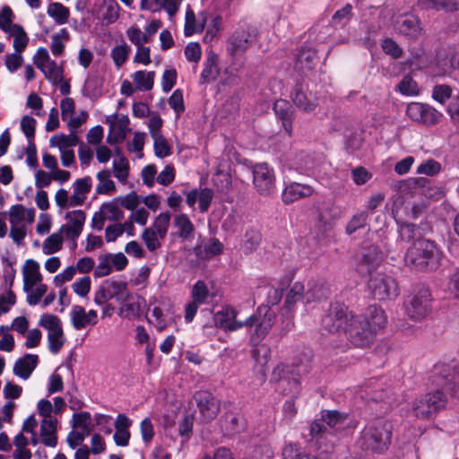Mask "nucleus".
Segmentation results:
<instances>
[{"mask_svg": "<svg viewBox=\"0 0 459 459\" xmlns=\"http://www.w3.org/2000/svg\"><path fill=\"white\" fill-rule=\"evenodd\" d=\"M238 311L230 307H223L214 314L215 325L224 331H237L242 327L254 328L250 342L259 343L270 332L274 322L275 313L270 307H259L256 312L245 321L237 320Z\"/></svg>", "mask_w": 459, "mask_h": 459, "instance_id": "1", "label": "nucleus"}, {"mask_svg": "<svg viewBox=\"0 0 459 459\" xmlns=\"http://www.w3.org/2000/svg\"><path fill=\"white\" fill-rule=\"evenodd\" d=\"M386 323L385 310L376 304L369 305L364 313L353 315L345 335L355 347L365 348L373 343L377 333L385 327Z\"/></svg>", "mask_w": 459, "mask_h": 459, "instance_id": "2", "label": "nucleus"}, {"mask_svg": "<svg viewBox=\"0 0 459 459\" xmlns=\"http://www.w3.org/2000/svg\"><path fill=\"white\" fill-rule=\"evenodd\" d=\"M392 430V424L386 420L370 422L360 431L357 445L366 453L383 454L391 444Z\"/></svg>", "mask_w": 459, "mask_h": 459, "instance_id": "3", "label": "nucleus"}, {"mask_svg": "<svg viewBox=\"0 0 459 459\" xmlns=\"http://www.w3.org/2000/svg\"><path fill=\"white\" fill-rule=\"evenodd\" d=\"M442 253L437 245L429 239H419L405 253L407 265L419 271L437 270L441 263Z\"/></svg>", "mask_w": 459, "mask_h": 459, "instance_id": "4", "label": "nucleus"}, {"mask_svg": "<svg viewBox=\"0 0 459 459\" xmlns=\"http://www.w3.org/2000/svg\"><path fill=\"white\" fill-rule=\"evenodd\" d=\"M435 386V390L426 393L412 402L411 411L416 418L430 420L446 407L449 394L445 388Z\"/></svg>", "mask_w": 459, "mask_h": 459, "instance_id": "5", "label": "nucleus"}, {"mask_svg": "<svg viewBox=\"0 0 459 459\" xmlns=\"http://www.w3.org/2000/svg\"><path fill=\"white\" fill-rule=\"evenodd\" d=\"M321 417L315 420L309 428L312 439L322 444L334 437L335 430L341 429L346 421L348 415L336 410H323Z\"/></svg>", "mask_w": 459, "mask_h": 459, "instance_id": "6", "label": "nucleus"}, {"mask_svg": "<svg viewBox=\"0 0 459 459\" xmlns=\"http://www.w3.org/2000/svg\"><path fill=\"white\" fill-rule=\"evenodd\" d=\"M429 379L433 385L441 386L450 396H455L459 391V363L455 366L446 363L435 365Z\"/></svg>", "mask_w": 459, "mask_h": 459, "instance_id": "7", "label": "nucleus"}, {"mask_svg": "<svg viewBox=\"0 0 459 459\" xmlns=\"http://www.w3.org/2000/svg\"><path fill=\"white\" fill-rule=\"evenodd\" d=\"M368 286L374 299L380 301L394 299L399 295L397 281L384 273L371 274Z\"/></svg>", "mask_w": 459, "mask_h": 459, "instance_id": "8", "label": "nucleus"}, {"mask_svg": "<svg viewBox=\"0 0 459 459\" xmlns=\"http://www.w3.org/2000/svg\"><path fill=\"white\" fill-rule=\"evenodd\" d=\"M353 314L341 303L330 306L328 312L322 318L323 327L329 333H346Z\"/></svg>", "mask_w": 459, "mask_h": 459, "instance_id": "9", "label": "nucleus"}, {"mask_svg": "<svg viewBox=\"0 0 459 459\" xmlns=\"http://www.w3.org/2000/svg\"><path fill=\"white\" fill-rule=\"evenodd\" d=\"M39 325L48 330V349L53 354H57L65 342L60 318L53 314H43Z\"/></svg>", "mask_w": 459, "mask_h": 459, "instance_id": "10", "label": "nucleus"}, {"mask_svg": "<svg viewBox=\"0 0 459 459\" xmlns=\"http://www.w3.org/2000/svg\"><path fill=\"white\" fill-rule=\"evenodd\" d=\"M406 315L414 320H421L431 312L430 291L420 289L404 302Z\"/></svg>", "mask_w": 459, "mask_h": 459, "instance_id": "11", "label": "nucleus"}, {"mask_svg": "<svg viewBox=\"0 0 459 459\" xmlns=\"http://www.w3.org/2000/svg\"><path fill=\"white\" fill-rule=\"evenodd\" d=\"M258 30L254 26H245L237 30L229 39L228 52L236 56L247 51L256 41Z\"/></svg>", "mask_w": 459, "mask_h": 459, "instance_id": "12", "label": "nucleus"}, {"mask_svg": "<svg viewBox=\"0 0 459 459\" xmlns=\"http://www.w3.org/2000/svg\"><path fill=\"white\" fill-rule=\"evenodd\" d=\"M199 412V420L202 423H210L219 414L220 401L210 392L199 391L194 395Z\"/></svg>", "mask_w": 459, "mask_h": 459, "instance_id": "13", "label": "nucleus"}, {"mask_svg": "<svg viewBox=\"0 0 459 459\" xmlns=\"http://www.w3.org/2000/svg\"><path fill=\"white\" fill-rule=\"evenodd\" d=\"M406 115L412 121L426 126L437 125L442 117L435 108L421 102H411L407 106Z\"/></svg>", "mask_w": 459, "mask_h": 459, "instance_id": "14", "label": "nucleus"}, {"mask_svg": "<svg viewBox=\"0 0 459 459\" xmlns=\"http://www.w3.org/2000/svg\"><path fill=\"white\" fill-rule=\"evenodd\" d=\"M253 182L260 195H271L275 188L273 169L265 162L255 164L253 168Z\"/></svg>", "mask_w": 459, "mask_h": 459, "instance_id": "15", "label": "nucleus"}, {"mask_svg": "<svg viewBox=\"0 0 459 459\" xmlns=\"http://www.w3.org/2000/svg\"><path fill=\"white\" fill-rule=\"evenodd\" d=\"M209 289L204 281H197L191 290L192 301L186 306L185 320L191 323L201 305L207 303Z\"/></svg>", "mask_w": 459, "mask_h": 459, "instance_id": "16", "label": "nucleus"}, {"mask_svg": "<svg viewBox=\"0 0 459 459\" xmlns=\"http://www.w3.org/2000/svg\"><path fill=\"white\" fill-rule=\"evenodd\" d=\"M68 222L60 228V231L65 232L66 238L73 240L76 247V240L80 237L86 220V214L82 210H74L65 214Z\"/></svg>", "mask_w": 459, "mask_h": 459, "instance_id": "17", "label": "nucleus"}, {"mask_svg": "<svg viewBox=\"0 0 459 459\" xmlns=\"http://www.w3.org/2000/svg\"><path fill=\"white\" fill-rule=\"evenodd\" d=\"M291 99L294 104L305 112L313 111L316 106V99L303 82H297L291 91Z\"/></svg>", "mask_w": 459, "mask_h": 459, "instance_id": "18", "label": "nucleus"}, {"mask_svg": "<svg viewBox=\"0 0 459 459\" xmlns=\"http://www.w3.org/2000/svg\"><path fill=\"white\" fill-rule=\"evenodd\" d=\"M396 27L399 33L411 39H416L422 34L419 19L412 14H404L396 22Z\"/></svg>", "mask_w": 459, "mask_h": 459, "instance_id": "19", "label": "nucleus"}, {"mask_svg": "<svg viewBox=\"0 0 459 459\" xmlns=\"http://www.w3.org/2000/svg\"><path fill=\"white\" fill-rule=\"evenodd\" d=\"M276 117L281 122L284 130L290 134L292 131V121L294 117V108L286 100H277L273 107Z\"/></svg>", "mask_w": 459, "mask_h": 459, "instance_id": "20", "label": "nucleus"}, {"mask_svg": "<svg viewBox=\"0 0 459 459\" xmlns=\"http://www.w3.org/2000/svg\"><path fill=\"white\" fill-rule=\"evenodd\" d=\"M314 189L311 186L292 182L289 184L282 192V202L291 204L299 199L312 195Z\"/></svg>", "mask_w": 459, "mask_h": 459, "instance_id": "21", "label": "nucleus"}, {"mask_svg": "<svg viewBox=\"0 0 459 459\" xmlns=\"http://www.w3.org/2000/svg\"><path fill=\"white\" fill-rule=\"evenodd\" d=\"M382 260V252L377 247L370 246L364 249L359 264V271L361 273L371 274L372 270Z\"/></svg>", "mask_w": 459, "mask_h": 459, "instance_id": "22", "label": "nucleus"}, {"mask_svg": "<svg viewBox=\"0 0 459 459\" xmlns=\"http://www.w3.org/2000/svg\"><path fill=\"white\" fill-rule=\"evenodd\" d=\"M38 363V355L27 353L15 361L13 372L15 376L26 380L30 377Z\"/></svg>", "mask_w": 459, "mask_h": 459, "instance_id": "23", "label": "nucleus"}, {"mask_svg": "<svg viewBox=\"0 0 459 459\" xmlns=\"http://www.w3.org/2000/svg\"><path fill=\"white\" fill-rule=\"evenodd\" d=\"M23 273V290L29 292L32 287L42 280L39 273V264L33 259H28L22 268Z\"/></svg>", "mask_w": 459, "mask_h": 459, "instance_id": "24", "label": "nucleus"}, {"mask_svg": "<svg viewBox=\"0 0 459 459\" xmlns=\"http://www.w3.org/2000/svg\"><path fill=\"white\" fill-rule=\"evenodd\" d=\"M121 307L119 316L127 318H138L142 315V308L145 304V300L137 296L130 293V298L126 301L120 302Z\"/></svg>", "mask_w": 459, "mask_h": 459, "instance_id": "25", "label": "nucleus"}, {"mask_svg": "<svg viewBox=\"0 0 459 459\" xmlns=\"http://www.w3.org/2000/svg\"><path fill=\"white\" fill-rule=\"evenodd\" d=\"M173 226L177 229L176 232L171 233L183 240H191L194 238L195 226L189 217L185 213L175 216Z\"/></svg>", "mask_w": 459, "mask_h": 459, "instance_id": "26", "label": "nucleus"}, {"mask_svg": "<svg viewBox=\"0 0 459 459\" xmlns=\"http://www.w3.org/2000/svg\"><path fill=\"white\" fill-rule=\"evenodd\" d=\"M56 419H43L40 424L39 434L41 443L49 447H55L57 445L56 436Z\"/></svg>", "mask_w": 459, "mask_h": 459, "instance_id": "27", "label": "nucleus"}, {"mask_svg": "<svg viewBox=\"0 0 459 459\" xmlns=\"http://www.w3.org/2000/svg\"><path fill=\"white\" fill-rule=\"evenodd\" d=\"M104 287L107 289L108 296L110 299H115L117 302L126 301L130 298V292L126 281L106 280L103 281Z\"/></svg>", "mask_w": 459, "mask_h": 459, "instance_id": "28", "label": "nucleus"}, {"mask_svg": "<svg viewBox=\"0 0 459 459\" xmlns=\"http://www.w3.org/2000/svg\"><path fill=\"white\" fill-rule=\"evenodd\" d=\"M91 179L90 177L77 179L74 183V192L69 200V206L82 205L85 199L86 194L91 191Z\"/></svg>", "mask_w": 459, "mask_h": 459, "instance_id": "29", "label": "nucleus"}, {"mask_svg": "<svg viewBox=\"0 0 459 459\" xmlns=\"http://www.w3.org/2000/svg\"><path fill=\"white\" fill-rule=\"evenodd\" d=\"M218 61V56L211 51L204 61V68L201 73L200 83L204 84L218 78L220 74Z\"/></svg>", "mask_w": 459, "mask_h": 459, "instance_id": "30", "label": "nucleus"}, {"mask_svg": "<svg viewBox=\"0 0 459 459\" xmlns=\"http://www.w3.org/2000/svg\"><path fill=\"white\" fill-rule=\"evenodd\" d=\"M316 53L310 48H301L296 57L294 67L301 74H306L314 69Z\"/></svg>", "mask_w": 459, "mask_h": 459, "instance_id": "31", "label": "nucleus"}, {"mask_svg": "<svg viewBox=\"0 0 459 459\" xmlns=\"http://www.w3.org/2000/svg\"><path fill=\"white\" fill-rule=\"evenodd\" d=\"M222 427L229 435L243 431L246 428V420L238 412L229 411L223 417Z\"/></svg>", "mask_w": 459, "mask_h": 459, "instance_id": "32", "label": "nucleus"}, {"mask_svg": "<svg viewBox=\"0 0 459 459\" xmlns=\"http://www.w3.org/2000/svg\"><path fill=\"white\" fill-rule=\"evenodd\" d=\"M398 233L401 240L404 242H416L421 238L419 226L410 222H397Z\"/></svg>", "mask_w": 459, "mask_h": 459, "instance_id": "33", "label": "nucleus"}, {"mask_svg": "<svg viewBox=\"0 0 459 459\" xmlns=\"http://www.w3.org/2000/svg\"><path fill=\"white\" fill-rule=\"evenodd\" d=\"M79 143V138L76 135L75 131H70L68 135L64 134H59L53 135L50 138L49 145L51 147H58L60 151L63 149H71Z\"/></svg>", "mask_w": 459, "mask_h": 459, "instance_id": "34", "label": "nucleus"}, {"mask_svg": "<svg viewBox=\"0 0 459 459\" xmlns=\"http://www.w3.org/2000/svg\"><path fill=\"white\" fill-rule=\"evenodd\" d=\"M155 72L137 71L132 78L135 84V90L138 91H151L154 84Z\"/></svg>", "mask_w": 459, "mask_h": 459, "instance_id": "35", "label": "nucleus"}, {"mask_svg": "<svg viewBox=\"0 0 459 459\" xmlns=\"http://www.w3.org/2000/svg\"><path fill=\"white\" fill-rule=\"evenodd\" d=\"M302 299H305L304 285L297 281L291 286L286 294L284 308L291 311L295 305Z\"/></svg>", "mask_w": 459, "mask_h": 459, "instance_id": "36", "label": "nucleus"}, {"mask_svg": "<svg viewBox=\"0 0 459 459\" xmlns=\"http://www.w3.org/2000/svg\"><path fill=\"white\" fill-rule=\"evenodd\" d=\"M38 68L45 74L46 78L57 84L63 80V68L58 66L53 60L46 62L44 65H38Z\"/></svg>", "mask_w": 459, "mask_h": 459, "instance_id": "37", "label": "nucleus"}, {"mask_svg": "<svg viewBox=\"0 0 459 459\" xmlns=\"http://www.w3.org/2000/svg\"><path fill=\"white\" fill-rule=\"evenodd\" d=\"M47 13L59 25L66 23L70 15L69 9L60 3L49 4Z\"/></svg>", "mask_w": 459, "mask_h": 459, "instance_id": "38", "label": "nucleus"}, {"mask_svg": "<svg viewBox=\"0 0 459 459\" xmlns=\"http://www.w3.org/2000/svg\"><path fill=\"white\" fill-rule=\"evenodd\" d=\"M119 5L115 0L105 2L101 7V19L108 24L114 23L119 17Z\"/></svg>", "mask_w": 459, "mask_h": 459, "instance_id": "39", "label": "nucleus"}, {"mask_svg": "<svg viewBox=\"0 0 459 459\" xmlns=\"http://www.w3.org/2000/svg\"><path fill=\"white\" fill-rule=\"evenodd\" d=\"M10 37H13V48L15 52L22 53L29 43V37L24 29L19 25L14 26L13 30L7 32Z\"/></svg>", "mask_w": 459, "mask_h": 459, "instance_id": "40", "label": "nucleus"}, {"mask_svg": "<svg viewBox=\"0 0 459 459\" xmlns=\"http://www.w3.org/2000/svg\"><path fill=\"white\" fill-rule=\"evenodd\" d=\"M71 322L74 329L81 330L87 325H90V320L87 319L86 311L83 307L74 305L71 311Z\"/></svg>", "mask_w": 459, "mask_h": 459, "instance_id": "41", "label": "nucleus"}, {"mask_svg": "<svg viewBox=\"0 0 459 459\" xmlns=\"http://www.w3.org/2000/svg\"><path fill=\"white\" fill-rule=\"evenodd\" d=\"M120 204L114 198L112 201L103 204L101 212L111 221H119L124 219V212L120 209Z\"/></svg>", "mask_w": 459, "mask_h": 459, "instance_id": "42", "label": "nucleus"}, {"mask_svg": "<svg viewBox=\"0 0 459 459\" xmlns=\"http://www.w3.org/2000/svg\"><path fill=\"white\" fill-rule=\"evenodd\" d=\"M353 16L352 13V5L351 4H346L342 9L337 10L333 17H332V24L333 26H340L343 28L351 20Z\"/></svg>", "mask_w": 459, "mask_h": 459, "instance_id": "43", "label": "nucleus"}, {"mask_svg": "<svg viewBox=\"0 0 459 459\" xmlns=\"http://www.w3.org/2000/svg\"><path fill=\"white\" fill-rule=\"evenodd\" d=\"M368 220V212L362 211L354 214L351 221L347 223L345 231L348 235H351L359 229L364 228L367 225Z\"/></svg>", "mask_w": 459, "mask_h": 459, "instance_id": "44", "label": "nucleus"}, {"mask_svg": "<svg viewBox=\"0 0 459 459\" xmlns=\"http://www.w3.org/2000/svg\"><path fill=\"white\" fill-rule=\"evenodd\" d=\"M63 236L62 231L51 234L43 243V252L46 255H51L59 251L62 247Z\"/></svg>", "mask_w": 459, "mask_h": 459, "instance_id": "45", "label": "nucleus"}, {"mask_svg": "<svg viewBox=\"0 0 459 459\" xmlns=\"http://www.w3.org/2000/svg\"><path fill=\"white\" fill-rule=\"evenodd\" d=\"M282 459H319L316 455L301 451L292 444L287 445L282 450Z\"/></svg>", "mask_w": 459, "mask_h": 459, "instance_id": "46", "label": "nucleus"}, {"mask_svg": "<svg viewBox=\"0 0 459 459\" xmlns=\"http://www.w3.org/2000/svg\"><path fill=\"white\" fill-rule=\"evenodd\" d=\"M13 10L8 5L2 8L0 12V29L5 33L13 30L14 26H19V24L13 23Z\"/></svg>", "mask_w": 459, "mask_h": 459, "instance_id": "47", "label": "nucleus"}, {"mask_svg": "<svg viewBox=\"0 0 459 459\" xmlns=\"http://www.w3.org/2000/svg\"><path fill=\"white\" fill-rule=\"evenodd\" d=\"M452 97V88L449 85L437 84L432 90V98L441 104H445Z\"/></svg>", "mask_w": 459, "mask_h": 459, "instance_id": "48", "label": "nucleus"}, {"mask_svg": "<svg viewBox=\"0 0 459 459\" xmlns=\"http://www.w3.org/2000/svg\"><path fill=\"white\" fill-rule=\"evenodd\" d=\"M329 294V290L327 288L323 285H315L310 288L307 292L305 294L306 303H310L313 301H319L321 299H326Z\"/></svg>", "mask_w": 459, "mask_h": 459, "instance_id": "49", "label": "nucleus"}, {"mask_svg": "<svg viewBox=\"0 0 459 459\" xmlns=\"http://www.w3.org/2000/svg\"><path fill=\"white\" fill-rule=\"evenodd\" d=\"M114 176L120 181L126 182L128 178L129 164L126 157L122 156L119 161H113Z\"/></svg>", "mask_w": 459, "mask_h": 459, "instance_id": "50", "label": "nucleus"}, {"mask_svg": "<svg viewBox=\"0 0 459 459\" xmlns=\"http://www.w3.org/2000/svg\"><path fill=\"white\" fill-rule=\"evenodd\" d=\"M423 4L426 8L445 10L453 12L457 10V4L454 0H425Z\"/></svg>", "mask_w": 459, "mask_h": 459, "instance_id": "51", "label": "nucleus"}, {"mask_svg": "<svg viewBox=\"0 0 459 459\" xmlns=\"http://www.w3.org/2000/svg\"><path fill=\"white\" fill-rule=\"evenodd\" d=\"M152 138L154 140V152L158 158H165L171 154L170 146L162 134Z\"/></svg>", "mask_w": 459, "mask_h": 459, "instance_id": "52", "label": "nucleus"}, {"mask_svg": "<svg viewBox=\"0 0 459 459\" xmlns=\"http://www.w3.org/2000/svg\"><path fill=\"white\" fill-rule=\"evenodd\" d=\"M111 256V254H106L104 255L100 256V263L94 270L95 277L101 278L111 273L112 267L109 264Z\"/></svg>", "mask_w": 459, "mask_h": 459, "instance_id": "53", "label": "nucleus"}, {"mask_svg": "<svg viewBox=\"0 0 459 459\" xmlns=\"http://www.w3.org/2000/svg\"><path fill=\"white\" fill-rule=\"evenodd\" d=\"M115 199L121 207L129 211H134L140 203V196L134 191L130 192L126 196H117Z\"/></svg>", "mask_w": 459, "mask_h": 459, "instance_id": "54", "label": "nucleus"}, {"mask_svg": "<svg viewBox=\"0 0 459 459\" xmlns=\"http://www.w3.org/2000/svg\"><path fill=\"white\" fill-rule=\"evenodd\" d=\"M130 48L125 44L115 47L111 50V57L117 67H120L127 59Z\"/></svg>", "mask_w": 459, "mask_h": 459, "instance_id": "55", "label": "nucleus"}, {"mask_svg": "<svg viewBox=\"0 0 459 459\" xmlns=\"http://www.w3.org/2000/svg\"><path fill=\"white\" fill-rule=\"evenodd\" d=\"M397 87L403 95L411 96L418 93L417 83L410 75L404 76Z\"/></svg>", "mask_w": 459, "mask_h": 459, "instance_id": "56", "label": "nucleus"}, {"mask_svg": "<svg viewBox=\"0 0 459 459\" xmlns=\"http://www.w3.org/2000/svg\"><path fill=\"white\" fill-rule=\"evenodd\" d=\"M169 221H170V214L168 212L160 213L156 218L155 222H154V228H155L154 230L158 233L160 238H165L167 231H168L169 225Z\"/></svg>", "mask_w": 459, "mask_h": 459, "instance_id": "57", "label": "nucleus"}, {"mask_svg": "<svg viewBox=\"0 0 459 459\" xmlns=\"http://www.w3.org/2000/svg\"><path fill=\"white\" fill-rule=\"evenodd\" d=\"M142 238L150 251H154L160 247L158 233L152 228H147L143 231Z\"/></svg>", "mask_w": 459, "mask_h": 459, "instance_id": "58", "label": "nucleus"}, {"mask_svg": "<svg viewBox=\"0 0 459 459\" xmlns=\"http://www.w3.org/2000/svg\"><path fill=\"white\" fill-rule=\"evenodd\" d=\"M339 218L340 210L333 205L324 209L319 214V221L329 226H331L332 223Z\"/></svg>", "mask_w": 459, "mask_h": 459, "instance_id": "59", "label": "nucleus"}, {"mask_svg": "<svg viewBox=\"0 0 459 459\" xmlns=\"http://www.w3.org/2000/svg\"><path fill=\"white\" fill-rule=\"evenodd\" d=\"M169 104L174 109L178 116L185 111L183 91L179 89L174 91L169 98Z\"/></svg>", "mask_w": 459, "mask_h": 459, "instance_id": "60", "label": "nucleus"}, {"mask_svg": "<svg viewBox=\"0 0 459 459\" xmlns=\"http://www.w3.org/2000/svg\"><path fill=\"white\" fill-rule=\"evenodd\" d=\"M441 169V165L435 160H428L426 162L420 164L417 168L418 174H425L427 176H434Z\"/></svg>", "mask_w": 459, "mask_h": 459, "instance_id": "61", "label": "nucleus"}, {"mask_svg": "<svg viewBox=\"0 0 459 459\" xmlns=\"http://www.w3.org/2000/svg\"><path fill=\"white\" fill-rule=\"evenodd\" d=\"M91 281L89 276H83L72 284L73 290L80 297H85L91 290Z\"/></svg>", "mask_w": 459, "mask_h": 459, "instance_id": "62", "label": "nucleus"}, {"mask_svg": "<svg viewBox=\"0 0 459 459\" xmlns=\"http://www.w3.org/2000/svg\"><path fill=\"white\" fill-rule=\"evenodd\" d=\"M383 51L391 56L393 58H399L403 55V49L398 46V44L393 40L392 39H385L382 42Z\"/></svg>", "mask_w": 459, "mask_h": 459, "instance_id": "63", "label": "nucleus"}, {"mask_svg": "<svg viewBox=\"0 0 459 459\" xmlns=\"http://www.w3.org/2000/svg\"><path fill=\"white\" fill-rule=\"evenodd\" d=\"M36 123V119L30 116L22 118L21 128L29 141L34 138Z\"/></svg>", "mask_w": 459, "mask_h": 459, "instance_id": "64", "label": "nucleus"}]
</instances>
